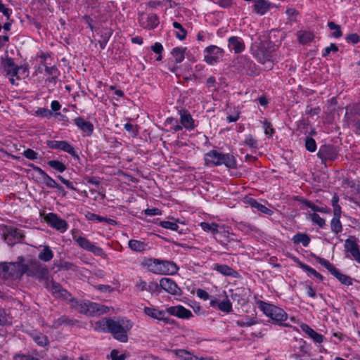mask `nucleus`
I'll return each instance as SVG.
<instances>
[{
    "label": "nucleus",
    "instance_id": "4d7b16f0",
    "mask_svg": "<svg viewBox=\"0 0 360 360\" xmlns=\"http://www.w3.org/2000/svg\"><path fill=\"white\" fill-rule=\"evenodd\" d=\"M159 225L164 229L172 231H177L179 229V226L176 223L169 221H160Z\"/></svg>",
    "mask_w": 360,
    "mask_h": 360
},
{
    "label": "nucleus",
    "instance_id": "dca6fc26",
    "mask_svg": "<svg viewBox=\"0 0 360 360\" xmlns=\"http://www.w3.org/2000/svg\"><path fill=\"white\" fill-rule=\"evenodd\" d=\"M139 21L142 27L147 30H153L160 23L158 16L155 13H141L139 15Z\"/></svg>",
    "mask_w": 360,
    "mask_h": 360
},
{
    "label": "nucleus",
    "instance_id": "cd10ccee",
    "mask_svg": "<svg viewBox=\"0 0 360 360\" xmlns=\"http://www.w3.org/2000/svg\"><path fill=\"white\" fill-rule=\"evenodd\" d=\"M270 8V3L265 0H256L252 6V11L256 13L264 15Z\"/></svg>",
    "mask_w": 360,
    "mask_h": 360
},
{
    "label": "nucleus",
    "instance_id": "412c9836",
    "mask_svg": "<svg viewBox=\"0 0 360 360\" xmlns=\"http://www.w3.org/2000/svg\"><path fill=\"white\" fill-rule=\"evenodd\" d=\"M179 122L183 127L188 131H192L195 128L196 125L195 124V121L188 110H179Z\"/></svg>",
    "mask_w": 360,
    "mask_h": 360
},
{
    "label": "nucleus",
    "instance_id": "2f4dec72",
    "mask_svg": "<svg viewBox=\"0 0 360 360\" xmlns=\"http://www.w3.org/2000/svg\"><path fill=\"white\" fill-rule=\"evenodd\" d=\"M186 47H175L172 50L171 54L176 63H181L185 58Z\"/></svg>",
    "mask_w": 360,
    "mask_h": 360
},
{
    "label": "nucleus",
    "instance_id": "a878e982",
    "mask_svg": "<svg viewBox=\"0 0 360 360\" xmlns=\"http://www.w3.org/2000/svg\"><path fill=\"white\" fill-rule=\"evenodd\" d=\"M245 203L248 204L252 207L257 209L258 211H259L262 213L266 214L267 215H272L274 212L266 207L265 205H262L261 203L258 202L257 200L246 197L245 198Z\"/></svg>",
    "mask_w": 360,
    "mask_h": 360
},
{
    "label": "nucleus",
    "instance_id": "338daca9",
    "mask_svg": "<svg viewBox=\"0 0 360 360\" xmlns=\"http://www.w3.org/2000/svg\"><path fill=\"white\" fill-rule=\"evenodd\" d=\"M55 297L58 298H61L65 300H68L70 298L71 294L67 290L61 287V288L55 295Z\"/></svg>",
    "mask_w": 360,
    "mask_h": 360
},
{
    "label": "nucleus",
    "instance_id": "680f3d73",
    "mask_svg": "<svg viewBox=\"0 0 360 360\" xmlns=\"http://www.w3.org/2000/svg\"><path fill=\"white\" fill-rule=\"evenodd\" d=\"M346 110H348L350 114L360 116V102L347 105Z\"/></svg>",
    "mask_w": 360,
    "mask_h": 360
},
{
    "label": "nucleus",
    "instance_id": "c85d7f7f",
    "mask_svg": "<svg viewBox=\"0 0 360 360\" xmlns=\"http://www.w3.org/2000/svg\"><path fill=\"white\" fill-rule=\"evenodd\" d=\"M214 270L221 274L224 276H231L236 278L238 275L236 271L233 269L231 266L226 264H216L214 268Z\"/></svg>",
    "mask_w": 360,
    "mask_h": 360
},
{
    "label": "nucleus",
    "instance_id": "7c9ffc66",
    "mask_svg": "<svg viewBox=\"0 0 360 360\" xmlns=\"http://www.w3.org/2000/svg\"><path fill=\"white\" fill-rule=\"evenodd\" d=\"M30 335L34 342L40 347H46L49 344L48 337L40 332H34Z\"/></svg>",
    "mask_w": 360,
    "mask_h": 360
},
{
    "label": "nucleus",
    "instance_id": "de8ad7c7",
    "mask_svg": "<svg viewBox=\"0 0 360 360\" xmlns=\"http://www.w3.org/2000/svg\"><path fill=\"white\" fill-rule=\"evenodd\" d=\"M328 27L330 30H335V32L331 34V37L334 38H340L342 36V32L341 31L340 26L336 25L334 22L329 21L328 22Z\"/></svg>",
    "mask_w": 360,
    "mask_h": 360
},
{
    "label": "nucleus",
    "instance_id": "603ef678",
    "mask_svg": "<svg viewBox=\"0 0 360 360\" xmlns=\"http://www.w3.org/2000/svg\"><path fill=\"white\" fill-rule=\"evenodd\" d=\"M35 114L37 116H39V117H41L44 118H47V119H50L53 115V112L51 110H50L46 108H38L36 110Z\"/></svg>",
    "mask_w": 360,
    "mask_h": 360
},
{
    "label": "nucleus",
    "instance_id": "e2e57ef3",
    "mask_svg": "<svg viewBox=\"0 0 360 360\" xmlns=\"http://www.w3.org/2000/svg\"><path fill=\"white\" fill-rule=\"evenodd\" d=\"M45 72L48 75L53 76L50 81H55L57 75H58V70L56 66L53 65L51 67L45 66Z\"/></svg>",
    "mask_w": 360,
    "mask_h": 360
},
{
    "label": "nucleus",
    "instance_id": "8fccbe9b",
    "mask_svg": "<svg viewBox=\"0 0 360 360\" xmlns=\"http://www.w3.org/2000/svg\"><path fill=\"white\" fill-rule=\"evenodd\" d=\"M12 323L11 317L3 308H0V325L6 326Z\"/></svg>",
    "mask_w": 360,
    "mask_h": 360
},
{
    "label": "nucleus",
    "instance_id": "5701e85b",
    "mask_svg": "<svg viewBox=\"0 0 360 360\" xmlns=\"http://www.w3.org/2000/svg\"><path fill=\"white\" fill-rule=\"evenodd\" d=\"M228 46L230 51H233L235 53H242L245 48L243 39L237 36H232L229 38Z\"/></svg>",
    "mask_w": 360,
    "mask_h": 360
},
{
    "label": "nucleus",
    "instance_id": "393cba45",
    "mask_svg": "<svg viewBox=\"0 0 360 360\" xmlns=\"http://www.w3.org/2000/svg\"><path fill=\"white\" fill-rule=\"evenodd\" d=\"M143 312L148 316L157 319L159 321H162L164 322H169L167 318L165 316V311L163 310H160L158 309L145 307L143 309Z\"/></svg>",
    "mask_w": 360,
    "mask_h": 360
},
{
    "label": "nucleus",
    "instance_id": "9d476101",
    "mask_svg": "<svg viewBox=\"0 0 360 360\" xmlns=\"http://www.w3.org/2000/svg\"><path fill=\"white\" fill-rule=\"evenodd\" d=\"M204 52V61L210 65L219 63L224 54V51L215 45L206 47Z\"/></svg>",
    "mask_w": 360,
    "mask_h": 360
},
{
    "label": "nucleus",
    "instance_id": "5fc2aeb1",
    "mask_svg": "<svg viewBox=\"0 0 360 360\" xmlns=\"http://www.w3.org/2000/svg\"><path fill=\"white\" fill-rule=\"evenodd\" d=\"M160 287V283H158L157 282L152 281L148 285L147 291L152 294L159 295L161 293V288Z\"/></svg>",
    "mask_w": 360,
    "mask_h": 360
},
{
    "label": "nucleus",
    "instance_id": "4468645a",
    "mask_svg": "<svg viewBox=\"0 0 360 360\" xmlns=\"http://www.w3.org/2000/svg\"><path fill=\"white\" fill-rule=\"evenodd\" d=\"M346 252H349L351 256L360 264V250L358 245V239L354 236H349L344 245Z\"/></svg>",
    "mask_w": 360,
    "mask_h": 360
},
{
    "label": "nucleus",
    "instance_id": "c756f323",
    "mask_svg": "<svg viewBox=\"0 0 360 360\" xmlns=\"http://www.w3.org/2000/svg\"><path fill=\"white\" fill-rule=\"evenodd\" d=\"M171 352L175 354L180 360H196V356L190 351L184 349H171Z\"/></svg>",
    "mask_w": 360,
    "mask_h": 360
},
{
    "label": "nucleus",
    "instance_id": "a18cd8bd",
    "mask_svg": "<svg viewBox=\"0 0 360 360\" xmlns=\"http://www.w3.org/2000/svg\"><path fill=\"white\" fill-rule=\"evenodd\" d=\"M165 124H171L172 127L169 131H174L175 132L182 130L183 127L181 124H179V122L174 117H167L165 122Z\"/></svg>",
    "mask_w": 360,
    "mask_h": 360
},
{
    "label": "nucleus",
    "instance_id": "f704fd0d",
    "mask_svg": "<svg viewBox=\"0 0 360 360\" xmlns=\"http://www.w3.org/2000/svg\"><path fill=\"white\" fill-rule=\"evenodd\" d=\"M310 240V237L306 233H297L292 238L294 243H301L304 247H307Z\"/></svg>",
    "mask_w": 360,
    "mask_h": 360
},
{
    "label": "nucleus",
    "instance_id": "2eb2a0df",
    "mask_svg": "<svg viewBox=\"0 0 360 360\" xmlns=\"http://www.w3.org/2000/svg\"><path fill=\"white\" fill-rule=\"evenodd\" d=\"M338 155V151L333 145H323L319 148L317 156L323 162L327 160H335Z\"/></svg>",
    "mask_w": 360,
    "mask_h": 360
},
{
    "label": "nucleus",
    "instance_id": "72a5a7b5",
    "mask_svg": "<svg viewBox=\"0 0 360 360\" xmlns=\"http://www.w3.org/2000/svg\"><path fill=\"white\" fill-rule=\"evenodd\" d=\"M147 244L144 242L135 240V239H131L129 241V247L131 250L135 252H143L146 250Z\"/></svg>",
    "mask_w": 360,
    "mask_h": 360
},
{
    "label": "nucleus",
    "instance_id": "13d9d810",
    "mask_svg": "<svg viewBox=\"0 0 360 360\" xmlns=\"http://www.w3.org/2000/svg\"><path fill=\"white\" fill-rule=\"evenodd\" d=\"M297 200L304 205L306 207L310 208L311 210H313L315 213L316 212H319V206L318 205H316L314 202H312L310 200H308L304 198H300L299 199H297Z\"/></svg>",
    "mask_w": 360,
    "mask_h": 360
},
{
    "label": "nucleus",
    "instance_id": "864d4df0",
    "mask_svg": "<svg viewBox=\"0 0 360 360\" xmlns=\"http://www.w3.org/2000/svg\"><path fill=\"white\" fill-rule=\"evenodd\" d=\"M112 32L110 31L105 32L101 35V39L98 40V44L101 49H104L108 42Z\"/></svg>",
    "mask_w": 360,
    "mask_h": 360
},
{
    "label": "nucleus",
    "instance_id": "b1692460",
    "mask_svg": "<svg viewBox=\"0 0 360 360\" xmlns=\"http://www.w3.org/2000/svg\"><path fill=\"white\" fill-rule=\"evenodd\" d=\"M75 124L87 136L92 135L94 129V124L89 121H86L82 117H77L73 120Z\"/></svg>",
    "mask_w": 360,
    "mask_h": 360
},
{
    "label": "nucleus",
    "instance_id": "bb28decb",
    "mask_svg": "<svg viewBox=\"0 0 360 360\" xmlns=\"http://www.w3.org/2000/svg\"><path fill=\"white\" fill-rule=\"evenodd\" d=\"M300 328L302 330L307 334L315 342L321 343L323 341V335L316 333L307 324L302 323Z\"/></svg>",
    "mask_w": 360,
    "mask_h": 360
},
{
    "label": "nucleus",
    "instance_id": "c9c22d12",
    "mask_svg": "<svg viewBox=\"0 0 360 360\" xmlns=\"http://www.w3.org/2000/svg\"><path fill=\"white\" fill-rule=\"evenodd\" d=\"M53 257V252L48 245H45L42 251L38 255L39 259L45 262L51 261Z\"/></svg>",
    "mask_w": 360,
    "mask_h": 360
},
{
    "label": "nucleus",
    "instance_id": "a211bd4d",
    "mask_svg": "<svg viewBox=\"0 0 360 360\" xmlns=\"http://www.w3.org/2000/svg\"><path fill=\"white\" fill-rule=\"evenodd\" d=\"M2 65L8 75H10L11 77H16L18 79H20V75H18V73L20 71V70L23 69V71L26 70V66L15 65L13 59L9 57H7L2 62Z\"/></svg>",
    "mask_w": 360,
    "mask_h": 360
},
{
    "label": "nucleus",
    "instance_id": "c03bdc74",
    "mask_svg": "<svg viewBox=\"0 0 360 360\" xmlns=\"http://www.w3.org/2000/svg\"><path fill=\"white\" fill-rule=\"evenodd\" d=\"M340 217H333L330 221V229L335 234L342 231V226L340 220Z\"/></svg>",
    "mask_w": 360,
    "mask_h": 360
},
{
    "label": "nucleus",
    "instance_id": "9b49d317",
    "mask_svg": "<svg viewBox=\"0 0 360 360\" xmlns=\"http://www.w3.org/2000/svg\"><path fill=\"white\" fill-rule=\"evenodd\" d=\"M238 69L247 75L254 76L257 74L255 63L246 56H240L237 58Z\"/></svg>",
    "mask_w": 360,
    "mask_h": 360
},
{
    "label": "nucleus",
    "instance_id": "09e8293b",
    "mask_svg": "<svg viewBox=\"0 0 360 360\" xmlns=\"http://www.w3.org/2000/svg\"><path fill=\"white\" fill-rule=\"evenodd\" d=\"M218 309L223 311V312H225V313H230L231 311H233V309H232V304L231 302H230V300L228 299V297H226V300L220 302L219 304H218Z\"/></svg>",
    "mask_w": 360,
    "mask_h": 360
},
{
    "label": "nucleus",
    "instance_id": "774afa93",
    "mask_svg": "<svg viewBox=\"0 0 360 360\" xmlns=\"http://www.w3.org/2000/svg\"><path fill=\"white\" fill-rule=\"evenodd\" d=\"M111 360H125L127 355L125 354H119L117 349H112L110 352Z\"/></svg>",
    "mask_w": 360,
    "mask_h": 360
},
{
    "label": "nucleus",
    "instance_id": "f3484780",
    "mask_svg": "<svg viewBox=\"0 0 360 360\" xmlns=\"http://www.w3.org/2000/svg\"><path fill=\"white\" fill-rule=\"evenodd\" d=\"M252 54L260 63L264 64L271 60V52L268 50L264 43H260L255 49H252Z\"/></svg>",
    "mask_w": 360,
    "mask_h": 360
},
{
    "label": "nucleus",
    "instance_id": "6e6552de",
    "mask_svg": "<svg viewBox=\"0 0 360 360\" xmlns=\"http://www.w3.org/2000/svg\"><path fill=\"white\" fill-rule=\"evenodd\" d=\"M1 238L10 246H13L15 244L22 243L25 235L22 231L20 229L13 226H5L1 229Z\"/></svg>",
    "mask_w": 360,
    "mask_h": 360
},
{
    "label": "nucleus",
    "instance_id": "052dcab7",
    "mask_svg": "<svg viewBox=\"0 0 360 360\" xmlns=\"http://www.w3.org/2000/svg\"><path fill=\"white\" fill-rule=\"evenodd\" d=\"M339 51L338 46L334 44L331 43L330 45L326 48H325L322 52V57L326 58L329 56L330 52L336 53Z\"/></svg>",
    "mask_w": 360,
    "mask_h": 360
},
{
    "label": "nucleus",
    "instance_id": "e433bc0d",
    "mask_svg": "<svg viewBox=\"0 0 360 360\" xmlns=\"http://www.w3.org/2000/svg\"><path fill=\"white\" fill-rule=\"evenodd\" d=\"M299 266L303 271L307 272L308 275H313L321 281L323 280V276L309 265L302 262H299Z\"/></svg>",
    "mask_w": 360,
    "mask_h": 360
},
{
    "label": "nucleus",
    "instance_id": "aec40b11",
    "mask_svg": "<svg viewBox=\"0 0 360 360\" xmlns=\"http://www.w3.org/2000/svg\"><path fill=\"white\" fill-rule=\"evenodd\" d=\"M27 166L41 176L42 181L47 187L51 188H56L58 187V184L41 168L32 163L28 164Z\"/></svg>",
    "mask_w": 360,
    "mask_h": 360
},
{
    "label": "nucleus",
    "instance_id": "6ab92c4d",
    "mask_svg": "<svg viewBox=\"0 0 360 360\" xmlns=\"http://www.w3.org/2000/svg\"><path fill=\"white\" fill-rule=\"evenodd\" d=\"M160 288H161V292L165 290L172 295H181L182 294V290L176 283L169 278H162Z\"/></svg>",
    "mask_w": 360,
    "mask_h": 360
},
{
    "label": "nucleus",
    "instance_id": "f03ea898",
    "mask_svg": "<svg viewBox=\"0 0 360 360\" xmlns=\"http://www.w3.org/2000/svg\"><path fill=\"white\" fill-rule=\"evenodd\" d=\"M20 269L18 271L20 276L26 274L38 280L39 282H45L49 278V271L47 266L35 259H31L27 264L19 263Z\"/></svg>",
    "mask_w": 360,
    "mask_h": 360
},
{
    "label": "nucleus",
    "instance_id": "ddd939ff",
    "mask_svg": "<svg viewBox=\"0 0 360 360\" xmlns=\"http://www.w3.org/2000/svg\"><path fill=\"white\" fill-rule=\"evenodd\" d=\"M45 221L53 229L60 231L61 233L68 229V223L60 218L56 214L50 212L44 217Z\"/></svg>",
    "mask_w": 360,
    "mask_h": 360
},
{
    "label": "nucleus",
    "instance_id": "58836bf2",
    "mask_svg": "<svg viewBox=\"0 0 360 360\" xmlns=\"http://www.w3.org/2000/svg\"><path fill=\"white\" fill-rule=\"evenodd\" d=\"M44 283H46V288L53 296L57 294L62 287L59 283H57L53 280L49 281V279H48L47 281H45Z\"/></svg>",
    "mask_w": 360,
    "mask_h": 360
},
{
    "label": "nucleus",
    "instance_id": "37998d69",
    "mask_svg": "<svg viewBox=\"0 0 360 360\" xmlns=\"http://www.w3.org/2000/svg\"><path fill=\"white\" fill-rule=\"evenodd\" d=\"M47 165L54 170L60 173L63 172L66 169L65 165L59 160H49L47 162Z\"/></svg>",
    "mask_w": 360,
    "mask_h": 360
},
{
    "label": "nucleus",
    "instance_id": "3c124183",
    "mask_svg": "<svg viewBox=\"0 0 360 360\" xmlns=\"http://www.w3.org/2000/svg\"><path fill=\"white\" fill-rule=\"evenodd\" d=\"M151 50L158 55L155 60L161 61L162 59V53L164 51L162 44L160 42H155L153 46H151Z\"/></svg>",
    "mask_w": 360,
    "mask_h": 360
},
{
    "label": "nucleus",
    "instance_id": "4be33fe9",
    "mask_svg": "<svg viewBox=\"0 0 360 360\" xmlns=\"http://www.w3.org/2000/svg\"><path fill=\"white\" fill-rule=\"evenodd\" d=\"M167 311L179 319H188L193 316L192 312L181 305L169 307L167 308Z\"/></svg>",
    "mask_w": 360,
    "mask_h": 360
},
{
    "label": "nucleus",
    "instance_id": "f257e3e1",
    "mask_svg": "<svg viewBox=\"0 0 360 360\" xmlns=\"http://www.w3.org/2000/svg\"><path fill=\"white\" fill-rule=\"evenodd\" d=\"M133 326L134 323L127 318H120L117 320L108 318L97 321L96 329L111 333L112 337L120 342H127L128 333Z\"/></svg>",
    "mask_w": 360,
    "mask_h": 360
},
{
    "label": "nucleus",
    "instance_id": "bf43d9fd",
    "mask_svg": "<svg viewBox=\"0 0 360 360\" xmlns=\"http://www.w3.org/2000/svg\"><path fill=\"white\" fill-rule=\"evenodd\" d=\"M22 155L27 159L30 160H37L38 158H41V157L39 155V154L31 148L26 149L23 152Z\"/></svg>",
    "mask_w": 360,
    "mask_h": 360
},
{
    "label": "nucleus",
    "instance_id": "f8f14e48",
    "mask_svg": "<svg viewBox=\"0 0 360 360\" xmlns=\"http://www.w3.org/2000/svg\"><path fill=\"white\" fill-rule=\"evenodd\" d=\"M47 146L51 149H58L70 154L74 158L79 159V155L75 148L66 141H47Z\"/></svg>",
    "mask_w": 360,
    "mask_h": 360
},
{
    "label": "nucleus",
    "instance_id": "79ce46f5",
    "mask_svg": "<svg viewBox=\"0 0 360 360\" xmlns=\"http://www.w3.org/2000/svg\"><path fill=\"white\" fill-rule=\"evenodd\" d=\"M172 25L175 29L179 30V31L176 32V38L181 41L184 40L187 35V31L183 27V26L179 22L176 21H174Z\"/></svg>",
    "mask_w": 360,
    "mask_h": 360
},
{
    "label": "nucleus",
    "instance_id": "0e129e2a",
    "mask_svg": "<svg viewBox=\"0 0 360 360\" xmlns=\"http://www.w3.org/2000/svg\"><path fill=\"white\" fill-rule=\"evenodd\" d=\"M263 127L264 129V133L268 136H271L274 133L275 130L272 127V124L265 120L263 122Z\"/></svg>",
    "mask_w": 360,
    "mask_h": 360
},
{
    "label": "nucleus",
    "instance_id": "0eeeda50",
    "mask_svg": "<svg viewBox=\"0 0 360 360\" xmlns=\"http://www.w3.org/2000/svg\"><path fill=\"white\" fill-rule=\"evenodd\" d=\"M311 256L314 257L319 264L323 266L342 284L347 286L352 285L353 284L352 278H351L349 276L341 273L338 269L335 267L328 260L317 256L315 254H311Z\"/></svg>",
    "mask_w": 360,
    "mask_h": 360
},
{
    "label": "nucleus",
    "instance_id": "a19ab883",
    "mask_svg": "<svg viewBox=\"0 0 360 360\" xmlns=\"http://www.w3.org/2000/svg\"><path fill=\"white\" fill-rule=\"evenodd\" d=\"M75 240L76 241L77 244L82 248L84 250H86L87 251L89 250L90 248L92 245V243L89 240L83 236H79L77 238L74 237Z\"/></svg>",
    "mask_w": 360,
    "mask_h": 360
},
{
    "label": "nucleus",
    "instance_id": "1a4fd4ad",
    "mask_svg": "<svg viewBox=\"0 0 360 360\" xmlns=\"http://www.w3.org/2000/svg\"><path fill=\"white\" fill-rule=\"evenodd\" d=\"M22 262H24L23 257H18L15 262L0 264V276L2 275L5 278H20L22 276L18 274V271L20 269L19 263Z\"/></svg>",
    "mask_w": 360,
    "mask_h": 360
},
{
    "label": "nucleus",
    "instance_id": "423d86ee",
    "mask_svg": "<svg viewBox=\"0 0 360 360\" xmlns=\"http://www.w3.org/2000/svg\"><path fill=\"white\" fill-rule=\"evenodd\" d=\"M79 312L87 316H97L108 313V307L89 300L77 302L75 306Z\"/></svg>",
    "mask_w": 360,
    "mask_h": 360
},
{
    "label": "nucleus",
    "instance_id": "4c0bfd02",
    "mask_svg": "<svg viewBox=\"0 0 360 360\" xmlns=\"http://www.w3.org/2000/svg\"><path fill=\"white\" fill-rule=\"evenodd\" d=\"M307 219L311 221L314 224L318 225L320 228H323L326 225L325 219H323L317 213H310L307 216Z\"/></svg>",
    "mask_w": 360,
    "mask_h": 360
},
{
    "label": "nucleus",
    "instance_id": "69168bd1",
    "mask_svg": "<svg viewBox=\"0 0 360 360\" xmlns=\"http://www.w3.org/2000/svg\"><path fill=\"white\" fill-rule=\"evenodd\" d=\"M124 129L131 133L134 137L136 136L139 134V130L137 126H134L131 123H126L124 124Z\"/></svg>",
    "mask_w": 360,
    "mask_h": 360
},
{
    "label": "nucleus",
    "instance_id": "39448f33",
    "mask_svg": "<svg viewBox=\"0 0 360 360\" xmlns=\"http://www.w3.org/2000/svg\"><path fill=\"white\" fill-rule=\"evenodd\" d=\"M258 308L271 320L274 324L288 326L284 323L288 319V314L282 309L274 304L259 300L257 302Z\"/></svg>",
    "mask_w": 360,
    "mask_h": 360
},
{
    "label": "nucleus",
    "instance_id": "7ed1b4c3",
    "mask_svg": "<svg viewBox=\"0 0 360 360\" xmlns=\"http://www.w3.org/2000/svg\"><path fill=\"white\" fill-rule=\"evenodd\" d=\"M142 265L149 271L156 274H175L178 270V266L172 261L162 260L159 259H146Z\"/></svg>",
    "mask_w": 360,
    "mask_h": 360
},
{
    "label": "nucleus",
    "instance_id": "49530a36",
    "mask_svg": "<svg viewBox=\"0 0 360 360\" xmlns=\"http://www.w3.org/2000/svg\"><path fill=\"white\" fill-rule=\"evenodd\" d=\"M314 34L311 32H304L298 35L299 42L302 44H306L313 41Z\"/></svg>",
    "mask_w": 360,
    "mask_h": 360
},
{
    "label": "nucleus",
    "instance_id": "6e6d98bb",
    "mask_svg": "<svg viewBox=\"0 0 360 360\" xmlns=\"http://www.w3.org/2000/svg\"><path fill=\"white\" fill-rule=\"evenodd\" d=\"M304 146L306 149L309 152H314L316 150V143L315 140L310 136L306 138Z\"/></svg>",
    "mask_w": 360,
    "mask_h": 360
},
{
    "label": "nucleus",
    "instance_id": "473e14b6",
    "mask_svg": "<svg viewBox=\"0 0 360 360\" xmlns=\"http://www.w3.org/2000/svg\"><path fill=\"white\" fill-rule=\"evenodd\" d=\"M76 322H77V320L70 319L67 316H61L60 317L58 318L57 319H54L53 321L52 328L56 329V328H58L62 325L73 326Z\"/></svg>",
    "mask_w": 360,
    "mask_h": 360
},
{
    "label": "nucleus",
    "instance_id": "20e7f679",
    "mask_svg": "<svg viewBox=\"0 0 360 360\" xmlns=\"http://www.w3.org/2000/svg\"><path fill=\"white\" fill-rule=\"evenodd\" d=\"M204 160L207 166L225 165L229 169L237 167V161L235 156L231 153H221L216 150H212L205 154Z\"/></svg>",
    "mask_w": 360,
    "mask_h": 360
},
{
    "label": "nucleus",
    "instance_id": "ea45409f",
    "mask_svg": "<svg viewBox=\"0 0 360 360\" xmlns=\"http://www.w3.org/2000/svg\"><path fill=\"white\" fill-rule=\"evenodd\" d=\"M202 229L207 232H211L213 234H216L219 232L218 228L219 224L214 222L208 223V222H201L200 224Z\"/></svg>",
    "mask_w": 360,
    "mask_h": 360
}]
</instances>
